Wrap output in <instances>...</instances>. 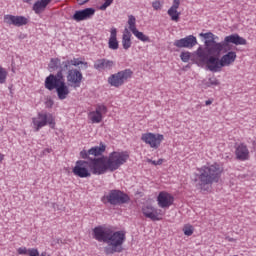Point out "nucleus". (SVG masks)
Returning <instances> with one entry per match:
<instances>
[{"label":"nucleus","mask_w":256,"mask_h":256,"mask_svg":"<svg viewBox=\"0 0 256 256\" xmlns=\"http://www.w3.org/2000/svg\"><path fill=\"white\" fill-rule=\"evenodd\" d=\"M163 163V160H158L157 162H156V165H161Z\"/></svg>","instance_id":"09e8293b"},{"label":"nucleus","mask_w":256,"mask_h":256,"mask_svg":"<svg viewBox=\"0 0 256 256\" xmlns=\"http://www.w3.org/2000/svg\"><path fill=\"white\" fill-rule=\"evenodd\" d=\"M164 139L165 136H163V134H155L152 132L143 133L141 135V141L146 145H149L151 149H159Z\"/></svg>","instance_id":"9d476101"},{"label":"nucleus","mask_w":256,"mask_h":256,"mask_svg":"<svg viewBox=\"0 0 256 256\" xmlns=\"http://www.w3.org/2000/svg\"><path fill=\"white\" fill-rule=\"evenodd\" d=\"M130 199L129 195L121 190H110L107 195L102 197L103 203L107 201L110 205H123L125 203H129Z\"/></svg>","instance_id":"0eeeda50"},{"label":"nucleus","mask_w":256,"mask_h":256,"mask_svg":"<svg viewBox=\"0 0 256 256\" xmlns=\"http://www.w3.org/2000/svg\"><path fill=\"white\" fill-rule=\"evenodd\" d=\"M44 153H51V148L44 149Z\"/></svg>","instance_id":"a18cd8bd"},{"label":"nucleus","mask_w":256,"mask_h":256,"mask_svg":"<svg viewBox=\"0 0 256 256\" xmlns=\"http://www.w3.org/2000/svg\"><path fill=\"white\" fill-rule=\"evenodd\" d=\"M167 14L171 18V21H175V23L179 22V17L181 15V12H179L175 9L169 8L168 11H167Z\"/></svg>","instance_id":"2f4dec72"},{"label":"nucleus","mask_w":256,"mask_h":256,"mask_svg":"<svg viewBox=\"0 0 256 256\" xmlns=\"http://www.w3.org/2000/svg\"><path fill=\"white\" fill-rule=\"evenodd\" d=\"M235 59H237V53L230 51L220 58V65L222 67H229V65L235 63Z\"/></svg>","instance_id":"b1692460"},{"label":"nucleus","mask_w":256,"mask_h":256,"mask_svg":"<svg viewBox=\"0 0 256 256\" xmlns=\"http://www.w3.org/2000/svg\"><path fill=\"white\" fill-rule=\"evenodd\" d=\"M133 77V70L132 69H125L121 70L115 74H112L108 77V83L111 85V87H122V85H125L126 81L128 79H131Z\"/></svg>","instance_id":"6e6552de"},{"label":"nucleus","mask_w":256,"mask_h":256,"mask_svg":"<svg viewBox=\"0 0 256 256\" xmlns=\"http://www.w3.org/2000/svg\"><path fill=\"white\" fill-rule=\"evenodd\" d=\"M62 59H63L62 69H69L71 65H73V67H79V65H84L85 68L88 67L87 62L81 61L79 58H74L73 60H69L63 57Z\"/></svg>","instance_id":"a878e982"},{"label":"nucleus","mask_w":256,"mask_h":256,"mask_svg":"<svg viewBox=\"0 0 256 256\" xmlns=\"http://www.w3.org/2000/svg\"><path fill=\"white\" fill-rule=\"evenodd\" d=\"M197 56L200 59V61H202V63H207L209 61V54L206 53L205 50H203V48L199 47L197 49Z\"/></svg>","instance_id":"7c9ffc66"},{"label":"nucleus","mask_w":256,"mask_h":256,"mask_svg":"<svg viewBox=\"0 0 256 256\" xmlns=\"http://www.w3.org/2000/svg\"><path fill=\"white\" fill-rule=\"evenodd\" d=\"M208 84H209V87H211V86L217 87V85H219V81L215 76H211L208 79Z\"/></svg>","instance_id":"58836bf2"},{"label":"nucleus","mask_w":256,"mask_h":256,"mask_svg":"<svg viewBox=\"0 0 256 256\" xmlns=\"http://www.w3.org/2000/svg\"><path fill=\"white\" fill-rule=\"evenodd\" d=\"M235 156L238 161H249L250 153L249 148L245 143H240L235 147Z\"/></svg>","instance_id":"4be33fe9"},{"label":"nucleus","mask_w":256,"mask_h":256,"mask_svg":"<svg viewBox=\"0 0 256 256\" xmlns=\"http://www.w3.org/2000/svg\"><path fill=\"white\" fill-rule=\"evenodd\" d=\"M73 175L75 177H80V179H87V177H91V169L89 165V161L87 160H78L75 163V166L72 169Z\"/></svg>","instance_id":"9b49d317"},{"label":"nucleus","mask_w":256,"mask_h":256,"mask_svg":"<svg viewBox=\"0 0 256 256\" xmlns=\"http://www.w3.org/2000/svg\"><path fill=\"white\" fill-rule=\"evenodd\" d=\"M4 23H6V25H14V27H23V25L29 23V19L25 16L6 14L4 15Z\"/></svg>","instance_id":"6ab92c4d"},{"label":"nucleus","mask_w":256,"mask_h":256,"mask_svg":"<svg viewBox=\"0 0 256 256\" xmlns=\"http://www.w3.org/2000/svg\"><path fill=\"white\" fill-rule=\"evenodd\" d=\"M132 34L134 35V37H136V39H138V41H142V43H151V38H149V36L145 35L138 29L134 30Z\"/></svg>","instance_id":"c85d7f7f"},{"label":"nucleus","mask_w":256,"mask_h":256,"mask_svg":"<svg viewBox=\"0 0 256 256\" xmlns=\"http://www.w3.org/2000/svg\"><path fill=\"white\" fill-rule=\"evenodd\" d=\"M33 0H23L24 3H28V4H31Z\"/></svg>","instance_id":"de8ad7c7"},{"label":"nucleus","mask_w":256,"mask_h":256,"mask_svg":"<svg viewBox=\"0 0 256 256\" xmlns=\"http://www.w3.org/2000/svg\"><path fill=\"white\" fill-rule=\"evenodd\" d=\"M195 45H197V37L194 35H188L174 41V47L178 49H193Z\"/></svg>","instance_id":"2eb2a0df"},{"label":"nucleus","mask_w":256,"mask_h":256,"mask_svg":"<svg viewBox=\"0 0 256 256\" xmlns=\"http://www.w3.org/2000/svg\"><path fill=\"white\" fill-rule=\"evenodd\" d=\"M131 37V32L129 31V29L125 28L122 35V47L125 51H129V49H131V45H133Z\"/></svg>","instance_id":"cd10ccee"},{"label":"nucleus","mask_w":256,"mask_h":256,"mask_svg":"<svg viewBox=\"0 0 256 256\" xmlns=\"http://www.w3.org/2000/svg\"><path fill=\"white\" fill-rule=\"evenodd\" d=\"M18 254L19 255H28L29 249H27L26 247H20V248H18Z\"/></svg>","instance_id":"a19ab883"},{"label":"nucleus","mask_w":256,"mask_h":256,"mask_svg":"<svg viewBox=\"0 0 256 256\" xmlns=\"http://www.w3.org/2000/svg\"><path fill=\"white\" fill-rule=\"evenodd\" d=\"M115 67V61L107 58H100L94 62V69L96 71H111Z\"/></svg>","instance_id":"412c9836"},{"label":"nucleus","mask_w":256,"mask_h":256,"mask_svg":"<svg viewBox=\"0 0 256 256\" xmlns=\"http://www.w3.org/2000/svg\"><path fill=\"white\" fill-rule=\"evenodd\" d=\"M181 61L183 63H189V59H191V53L190 52H182L180 54Z\"/></svg>","instance_id":"c9c22d12"},{"label":"nucleus","mask_w":256,"mask_h":256,"mask_svg":"<svg viewBox=\"0 0 256 256\" xmlns=\"http://www.w3.org/2000/svg\"><path fill=\"white\" fill-rule=\"evenodd\" d=\"M92 237L98 243H106L108 247L104 248L106 255H113V253L123 252V243L127 237L125 231L120 230L114 232L111 227L106 225H99L92 229Z\"/></svg>","instance_id":"f257e3e1"},{"label":"nucleus","mask_w":256,"mask_h":256,"mask_svg":"<svg viewBox=\"0 0 256 256\" xmlns=\"http://www.w3.org/2000/svg\"><path fill=\"white\" fill-rule=\"evenodd\" d=\"M105 149H107V146L101 142L99 146H94L89 150H82L80 152V157L81 159H88L89 161L92 159L91 157H89L90 155H92L93 157H99L100 155H103Z\"/></svg>","instance_id":"dca6fc26"},{"label":"nucleus","mask_w":256,"mask_h":256,"mask_svg":"<svg viewBox=\"0 0 256 256\" xmlns=\"http://www.w3.org/2000/svg\"><path fill=\"white\" fill-rule=\"evenodd\" d=\"M142 213L146 219H151V221H161L164 215L163 210L155 208L152 205L143 206Z\"/></svg>","instance_id":"4468645a"},{"label":"nucleus","mask_w":256,"mask_h":256,"mask_svg":"<svg viewBox=\"0 0 256 256\" xmlns=\"http://www.w3.org/2000/svg\"><path fill=\"white\" fill-rule=\"evenodd\" d=\"M66 79L70 87L77 89L81 87V83L83 81V73H81V71L77 69L68 70Z\"/></svg>","instance_id":"ddd939ff"},{"label":"nucleus","mask_w":256,"mask_h":256,"mask_svg":"<svg viewBox=\"0 0 256 256\" xmlns=\"http://www.w3.org/2000/svg\"><path fill=\"white\" fill-rule=\"evenodd\" d=\"M95 15V8H86L83 10H76L72 16L73 21L81 23V21H88Z\"/></svg>","instance_id":"aec40b11"},{"label":"nucleus","mask_w":256,"mask_h":256,"mask_svg":"<svg viewBox=\"0 0 256 256\" xmlns=\"http://www.w3.org/2000/svg\"><path fill=\"white\" fill-rule=\"evenodd\" d=\"M28 256H39V250L36 248L28 249Z\"/></svg>","instance_id":"ea45409f"},{"label":"nucleus","mask_w":256,"mask_h":256,"mask_svg":"<svg viewBox=\"0 0 256 256\" xmlns=\"http://www.w3.org/2000/svg\"><path fill=\"white\" fill-rule=\"evenodd\" d=\"M157 205L160 209H169L173 205L175 198L169 192L161 191L157 196Z\"/></svg>","instance_id":"f3484780"},{"label":"nucleus","mask_w":256,"mask_h":256,"mask_svg":"<svg viewBox=\"0 0 256 256\" xmlns=\"http://www.w3.org/2000/svg\"><path fill=\"white\" fill-rule=\"evenodd\" d=\"M212 103H213L212 100H206V101H205V105H206V106H209V105H211Z\"/></svg>","instance_id":"c03bdc74"},{"label":"nucleus","mask_w":256,"mask_h":256,"mask_svg":"<svg viewBox=\"0 0 256 256\" xmlns=\"http://www.w3.org/2000/svg\"><path fill=\"white\" fill-rule=\"evenodd\" d=\"M3 159H5V155L0 154V163H1V161H3Z\"/></svg>","instance_id":"49530a36"},{"label":"nucleus","mask_w":256,"mask_h":256,"mask_svg":"<svg viewBox=\"0 0 256 256\" xmlns=\"http://www.w3.org/2000/svg\"><path fill=\"white\" fill-rule=\"evenodd\" d=\"M231 43L233 45H247V40L239 36V34L226 36L222 42H216L215 40H205V46L207 47L208 53H210V55H219L221 51H223L225 47H228Z\"/></svg>","instance_id":"7ed1b4c3"},{"label":"nucleus","mask_w":256,"mask_h":256,"mask_svg":"<svg viewBox=\"0 0 256 256\" xmlns=\"http://www.w3.org/2000/svg\"><path fill=\"white\" fill-rule=\"evenodd\" d=\"M89 0H78L79 5H85Z\"/></svg>","instance_id":"37998d69"},{"label":"nucleus","mask_w":256,"mask_h":256,"mask_svg":"<svg viewBox=\"0 0 256 256\" xmlns=\"http://www.w3.org/2000/svg\"><path fill=\"white\" fill-rule=\"evenodd\" d=\"M49 69L52 71H58L57 74H50L45 78L44 87L48 85H56L57 83H65L63 78V72L69 71V69H63V61L59 58H51L48 64Z\"/></svg>","instance_id":"20e7f679"},{"label":"nucleus","mask_w":256,"mask_h":256,"mask_svg":"<svg viewBox=\"0 0 256 256\" xmlns=\"http://www.w3.org/2000/svg\"><path fill=\"white\" fill-rule=\"evenodd\" d=\"M197 109H201V104H198V105H197Z\"/></svg>","instance_id":"8fccbe9b"},{"label":"nucleus","mask_w":256,"mask_h":256,"mask_svg":"<svg viewBox=\"0 0 256 256\" xmlns=\"http://www.w3.org/2000/svg\"><path fill=\"white\" fill-rule=\"evenodd\" d=\"M153 163H154V165H157V162L154 161Z\"/></svg>","instance_id":"3c124183"},{"label":"nucleus","mask_w":256,"mask_h":256,"mask_svg":"<svg viewBox=\"0 0 256 256\" xmlns=\"http://www.w3.org/2000/svg\"><path fill=\"white\" fill-rule=\"evenodd\" d=\"M128 26L131 33L137 30V18H135V16L128 15Z\"/></svg>","instance_id":"c756f323"},{"label":"nucleus","mask_w":256,"mask_h":256,"mask_svg":"<svg viewBox=\"0 0 256 256\" xmlns=\"http://www.w3.org/2000/svg\"><path fill=\"white\" fill-rule=\"evenodd\" d=\"M206 65L209 71H212V73H219V71L223 69V66H221V60L214 56L209 57L208 61L206 62Z\"/></svg>","instance_id":"5701e85b"},{"label":"nucleus","mask_w":256,"mask_h":256,"mask_svg":"<svg viewBox=\"0 0 256 256\" xmlns=\"http://www.w3.org/2000/svg\"><path fill=\"white\" fill-rule=\"evenodd\" d=\"M152 7L154 11H161V9H163V2L155 0L154 2H152Z\"/></svg>","instance_id":"f704fd0d"},{"label":"nucleus","mask_w":256,"mask_h":256,"mask_svg":"<svg viewBox=\"0 0 256 256\" xmlns=\"http://www.w3.org/2000/svg\"><path fill=\"white\" fill-rule=\"evenodd\" d=\"M107 114V106L104 104H97L95 111L88 113V119L91 120V123H101L103 121V115Z\"/></svg>","instance_id":"a211bd4d"},{"label":"nucleus","mask_w":256,"mask_h":256,"mask_svg":"<svg viewBox=\"0 0 256 256\" xmlns=\"http://www.w3.org/2000/svg\"><path fill=\"white\" fill-rule=\"evenodd\" d=\"M180 5H181V0H173V4L170 7V9L177 10V9H179Z\"/></svg>","instance_id":"79ce46f5"},{"label":"nucleus","mask_w":256,"mask_h":256,"mask_svg":"<svg viewBox=\"0 0 256 256\" xmlns=\"http://www.w3.org/2000/svg\"><path fill=\"white\" fill-rule=\"evenodd\" d=\"M49 3H51V0H38L34 3L32 10L36 15H41V13L47 9Z\"/></svg>","instance_id":"bb28decb"},{"label":"nucleus","mask_w":256,"mask_h":256,"mask_svg":"<svg viewBox=\"0 0 256 256\" xmlns=\"http://www.w3.org/2000/svg\"><path fill=\"white\" fill-rule=\"evenodd\" d=\"M45 89L48 91H56L57 97L60 101H65V99H67L71 93L69 86L65 82H56V84H50L45 86Z\"/></svg>","instance_id":"f8f14e48"},{"label":"nucleus","mask_w":256,"mask_h":256,"mask_svg":"<svg viewBox=\"0 0 256 256\" xmlns=\"http://www.w3.org/2000/svg\"><path fill=\"white\" fill-rule=\"evenodd\" d=\"M108 47L113 51H117L119 49V41H117V28L112 27L110 29V37L108 40Z\"/></svg>","instance_id":"393cba45"},{"label":"nucleus","mask_w":256,"mask_h":256,"mask_svg":"<svg viewBox=\"0 0 256 256\" xmlns=\"http://www.w3.org/2000/svg\"><path fill=\"white\" fill-rule=\"evenodd\" d=\"M90 165V172L92 175H105L109 171L107 166V159L105 157L92 158L88 160Z\"/></svg>","instance_id":"1a4fd4ad"},{"label":"nucleus","mask_w":256,"mask_h":256,"mask_svg":"<svg viewBox=\"0 0 256 256\" xmlns=\"http://www.w3.org/2000/svg\"><path fill=\"white\" fill-rule=\"evenodd\" d=\"M197 171L194 179L196 187L201 191H207L209 185L219 183L221 175H223V166L219 163H213L197 168Z\"/></svg>","instance_id":"f03ea898"},{"label":"nucleus","mask_w":256,"mask_h":256,"mask_svg":"<svg viewBox=\"0 0 256 256\" xmlns=\"http://www.w3.org/2000/svg\"><path fill=\"white\" fill-rule=\"evenodd\" d=\"M7 81V70L0 66V83L3 85Z\"/></svg>","instance_id":"72a5a7b5"},{"label":"nucleus","mask_w":256,"mask_h":256,"mask_svg":"<svg viewBox=\"0 0 256 256\" xmlns=\"http://www.w3.org/2000/svg\"><path fill=\"white\" fill-rule=\"evenodd\" d=\"M115 0H104V3L100 6V11H105L107 7H111Z\"/></svg>","instance_id":"4c0bfd02"},{"label":"nucleus","mask_w":256,"mask_h":256,"mask_svg":"<svg viewBox=\"0 0 256 256\" xmlns=\"http://www.w3.org/2000/svg\"><path fill=\"white\" fill-rule=\"evenodd\" d=\"M183 231H184V235H186V237H191V235H193V226L186 225V226H184Z\"/></svg>","instance_id":"e433bc0d"},{"label":"nucleus","mask_w":256,"mask_h":256,"mask_svg":"<svg viewBox=\"0 0 256 256\" xmlns=\"http://www.w3.org/2000/svg\"><path fill=\"white\" fill-rule=\"evenodd\" d=\"M49 127L55 129V118L53 114L47 112H39L36 117L32 118V127L37 133L43 129V127Z\"/></svg>","instance_id":"423d86ee"},{"label":"nucleus","mask_w":256,"mask_h":256,"mask_svg":"<svg viewBox=\"0 0 256 256\" xmlns=\"http://www.w3.org/2000/svg\"><path fill=\"white\" fill-rule=\"evenodd\" d=\"M201 37H204L206 41H215V39H219V37L215 36L212 32H207V33H201Z\"/></svg>","instance_id":"473e14b6"},{"label":"nucleus","mask_w":256,"mask_h":256,"mask_svg":"<svg viewBox=\"0 0 256 256\" xmlns=\"http://www.w3.org/2000/svg\"><path fill=\"white\" fill-rule=\"evenodd\" d=\"M108 170L111 172L117 171L121 165H125L129 161V152L127 151H114L105 157Z\"/></svg>","instance_id":"39448f33"}]
</instances>
